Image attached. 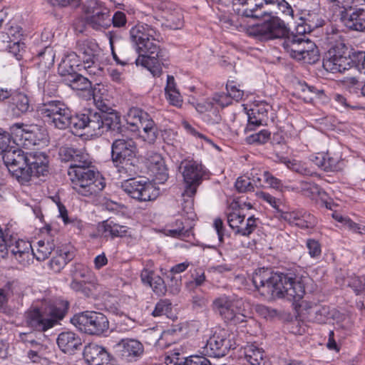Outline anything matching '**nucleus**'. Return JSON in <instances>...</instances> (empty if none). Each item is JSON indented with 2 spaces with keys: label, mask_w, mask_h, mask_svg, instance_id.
Returning a JSON list of instances; mask_svg holds the SVG:
<instances>
[{
  "label": "nucleus",
  "mask_w": 365,
  "mask_h": 365,
  "mask_svg": "<svg viewBox=\"0 0 365 365\" xmlns=\"http://www.w3.org/2000/svg\"><path fill=\"white\" fill-rule=\"evenodd\" d=\"M267 14V19L254 26V34L266 39L282 38V46L289 56L305 63L314 64L319 60V51L314 42L304 34L289 31L279 18Z\"/></svg>",
  "instance_id": "1"
},
{
  "label": "nucleus",
  "mask_w": 365,
  "mask_h": 365,
  "mask_svg": "<svg viewBox=\"0 0 365 365\" xmlns=\"http://www.w3.org/2000/svg\"><path fill=\"white\" fill-rule=\"evenodd\" d=\"M11 132L0 128V153L9 173L19 182H28L32 176L46 175L48 170V158L41 152L25 153L16 146H11Z\"/></svg>",
  "instance_id": "2"
},
{
  "label": "nucleus",
  "mask_w": 365,
  "mask_h": 365,
  "mask_svg": "<svg viewBox=\"0 0 365 365\" xmlns=\"http://www.w3.org/2000/svg\"><path fill=\"white\" fill-rule=\"evenodd\" d=\"M256 289L269 299L286 298L295 302L302 299L305 289L301 278L293 272H271L260 268L252 276Z\"/></svg>",
  "instance_id": "3"
},
{
  "label": "nucleus",
  "mask_w": 365,
  "mask_h": 365,
  "mask_svg": "<svg viewBox=\"0 0 365 365\" xmlns=\"http://www.w3.org/2000/svg\"><path fill=\"white\" fill-rule=\"evenodd\" d=\"M161 38L160 32L147 24H138L130 30V39L135 46V54L138 53L135 63L148 68L153 76L162 73L158 59L161 53L158 42Z\"/></svg>",
  "instance_id": "4"
},
{
  "label": "nucleus",
  "mask_w": 365,
  "mask_h": 365,
  "mask_svg": "<svg viewBox=\"0 0 365 365\" xmlns=\"http://www.w3.org/2000/svg\"><path fill=\"white\" fill-rule=\"evenodd\" d=\"M137 147L129 138H117L111 145V160L120 177L135 176L140 169L136 158Z\"/></svg>",
  "instance_id": "5"
},
{
  "label": "nucleus",
  "mask_w": 365,
  "mask_h": 365,
  "mask_svg": "<svg viewBox=\"0 0 365 365\" xmlns=\"http://www.w3.org/2000/svg\"><path fill=\"white\" fill-rule=\"evenodd\" d=\"M180 170L185 184V189L182 194V210L186 214L190 215L188 217L191 218L193 215V197L207 172L200 163L187 159L181 162Z\"/></svg>",
  "instance_id": "6"
},
{
  "label": "nucleus",
  "mask_w": 365,
  "mask_h": 365,
  "mask_svg": "<svg viewBox=\"0 0 365 365\" xmlns=\"http://www.w3.org/2000/svg\"><path fill=\"white\" fill-rule=\"evenodd\" d=\"M90 166L84 165L81 168L68 170L72 188L86 197L96 195L105 187L104 179Z\"/></svg>",
  "instance_id": "7"
},
{
  "label": "nucleus",
  "mask_w": 365,
  "mask_h": 365,
  "mask_svg": "<svg viewBox=\"0 0 365 365\" xmlns=\"http://www.w3.org/2000/svg\"><path fill=\"white\" fill-rule=\"evenodd\" d=\"M126 121L133 131L141 128V138L150 144H153L159 136L160 130L150 114L139 108L133 107L129 109Z\"/></svg>",
  "instance_id": "8"
},
{
  "label": "nucleus",
  "mask_w": 365,
  "mask_h": 365,
  "mask_svg": "<svg viewBox=\"0 0 365 365\" xmlns=\"http://www.w3.org/2000/svg\"><path fill=\"white\" fill-rule=\"evenodd\" d=\"M71 322L81 331L90 335H101L109 329V321L103 313L86 311L75 314Z\"/></svg>",
  "instance_id": "9"
},
{
  "label": "nucleus",
  "mask_w": 365,
  "mask_h": 365,
  "mask_svg": "<svg viewBox=\"0 0 365 365\" xmlns=\"http://www.w3.org/2000/svg\"><path fill=\"white\" fill-rule=\"evenodd\" d=\"M9 131L13 143L26 148L39 145L46 135L45 128L37 124L14 123Z\"/></svg>",
  "instance_id": "10"
},
{
  "label": "nucleus",
  "mask_w": 365,
  "mask_h": 365,
  "mask_svg": "<svg viewBox=\"0 0 365 365\" xmlns=\"http://www.w3.org/2000/svg\"><path fill=\"white\" fill-rule=\"evenodd\" d=\"M121 184V188L130 197L139 202L155 200L160 195V190L146 178H135L128 176Z\"/></svg>",
  "instance_id": "11"
},
{
  "label": "nucleus",
  "mask_w": 365,
  "mask_h": 365,
  "mask_svg": "<svg viewBox=\"0 0 365 365\" xmlns=\"http://www.w3.org/2000/svg\"><path fill=\"white\" fill-rule=\"evenodd\" d=\"M341 8V22L349 30L365 31V9L353 7L354 0H328Z\"/></svg>",
  "instance_id": "12"
},
{
  "label": "nucleus",
  "mask_w": 365,
  "mask_h": 365,
  "mask_svg": "<svg viewBox=\"0 0 365 365\" xmlns=\"http://www.w3.org/2000/svg\"><path fill=\"white\" fill-rule=\"evenodd\" d=\"M85 22L96 31L107 29L110 25L109 10L105 4L98 0H89L82 7Z\"/></svg>",
  "instance_id": "13"
},
{
  "label": "nucleus",
  "mask_w": 365,
  "mask_h": 365,
  "mask_svg": "<svg viewBox=\"0 0 365 365\" xmlns=\"http://www.w3.org/2000/svg\"><path fill=\"white\" fill-rule=\"evenodd\" d=\"M354 63V55L351 57L348 48L340 43L329 50L327 58L324 59L323 67L333 73H341L351 68Z\"/></svg>",
  "instance_id": "14"
},
{
  "label": "nucleus",
  "mask_w": 365,
  "mask_h": 365,
  "mask_svg": "<svg viewBox=\"0 0 365 365\" xmlns=\"http://www.w3.org/2000/svg\"><path fill=\"white\" fill-rule=\"evenodd\" d=\"M241 302L232 297L222 295L212 302V309L217 312L226 322L233 324L245 321L246 316L241 313L239 307Z\"/></svg>",
  "instance_id": "15"
},
{
  "label": "nucleus",
  "mask_w": 365,
  "mask_h": 365,
  "mask_svg": "<svg viewBox=\"0 0 365 365\" xmlns=\"http://www.w3.org/2000/svg\"><path fill=\"white\" fill-rule=\"evenodd\" d=\"M311 160L326 172H340L346 166V161L340 151L330 150L326 153H318L311 157Z\"/></svg>",
  "instance_id": "16"
},
{
  "label": "nucleus",
  "mask_w": 365,
  "mask_h": 365,
  "mask_svg": "<svg viewBox=\"0 0 365 365\" xmlns=\"http://www.w3.org/2000/svg\"><path fill=\"white\" fill-rule=\"evenodd\" d=\"M227 336V334L225 331L215 333L202 347V354L215 358L225 356L230 349H235L234 344Z\"/></svg>",
  "instance_id": "17"
},
{
  "label": "nucleus",
  "mask_w": 365,
  "mask_h": 365,
  "mask_svg": "<svg viewBox=\"0 0 365 365\" xmlns=\"http://www.w3.org/2000/svg\"><path fill=\"white\" fill-rule=\"evenodd\" d=\"M10 98V108L15 115H19L33 110V106L29 96L22 92H12L11 90L0 87V101Z\"/></svg>",
  "instance_id": "18"
},
{
  "label": "nucleus",
  "mask_w": 365,
  "mask_h": 365,
  "mask_svg": "<svg viewBox=\"0 0 365 365\" xmlns=\"http://www.w3.org/2000/svg\"><path fill=\"white\" fill-rule=\"evenodd\" d=\"M42 304L43 314L47 320L51 322L52 327L64 319L70 307L69 302L62 298L45 299Z\"/></svg>",
  "instance_id": "19"
},
{
  "label": "nucleus",
  "mask_w": 365,
  "mask_h": 365,
  "mask_svg": "<svg viewBox=\"0 0 365 365\" xmlns=\"http://www.w3.org/2000/svg\"><path fill=\"white\" fill-rule=\"evenodd\" d=\"M58 157L61 162L70 163L68 169L81 168L83 165H91L89 155L83 150L73 147L62 146L58 150Z\"/></svg>",
  "instance_id": "20"
},
{
  "label": "nucleus",
  "mask_w": 365,
  "mask_h": 365,
  "mask_svg": "<svg viewBox=\"0 0 365 365\" xmlns=\"http://www.w3.org/2000/svg\"><path fill=\"white\" fill-rule=\"evenodd\" d=\"M117 356L127 361H135L143 353V346L138 340L123 339L114 347Z\"/></svg>",
  "instance_id": "21"
},
{
  "label": "nucleus",
  "mask_w": 365,
  "mask_h": 365,
  "mask_svg": "<svg viewBox=\"0 0 365 365\" xmlns=\"http://www.w3.org/2000/svg\"><path fill=\"white\" fill-rule=\"evenodd\" d=\"M238 5H242V9H236L238 13L242 16L255 19L265 17L269 14L267 6L269 5V0H264L261 2H255V0H236Z\"/></svg>",
  "instance_id": "22"
},
{
  "label": "nucleus",
  "mask_w": 365,
  "mask_h": 365,
  "mask_svg": "<svg viewBox=\"0 0 365 365\" xmlns=\"http://www.w3.org/2000/svg\"><path fill=\"white\" fill-rule=\"evenodd\" d=\"M26 323L28 327L38 331H46L52 328V323L48 321L43 314V307L41 309L32 307L25 314Z\"/></svg>",
  "instance_id": "23"
},
{
  "label": "nucleus",
  "mask_w": 365,
  "mask_h": 365,
  "mask_svg": "<svg viewBox=\"0 0 365 365\" xmlns=\"http://www.w3.org/2000/svg\"><path fill=\"white\" fill-rule=\"evenodd\" d=\"M147 167L159 183H163L168 178V169L161 155L150 152L147 154Z\"/></svg>",
  "instance_id": "24"
},
{
  "label": "nucleus",
  "mask_w": 365,
  "mask_h": 365,
  "mask_svg": "<svg viewBox=\"0 0 365 365\" xmlns=\"http://www.w3.org/2000/svg\"><path fill=\"white\" fill-rule=\"evenodd\" d=\"M83 356L89 365H112L109 354L103 347L95 344L85 347Z\"/></svg>",
  "instance_id": "25"
},
{
  "label": "nucleus",
  "mask_w": 365,
  "mask_h": 365,
  "mask_svg": "<svg viewBox=\"0 0 365 365\" xmlns=\"http://www.w3.org/2000/svg\"><path fill=\"white\" fill-rule=\"evenodd\" d=\"M57 344L65 354H73L81 346V338L72 331H63L58 334Z\"/></svg>",
  "instance_id": "26"
},
{
  "label": "nucleus",
  "mask_w": 365,
  "mask_h": 365,
  "mask_svg": "<svg viewBox=\"0 0 365 365\" xmlns=\"http://www.w3.org/2000/svg\"><path fill=\"white\" fill-rule=\"evenodd\" d=\"M98 51V44L89 39L78 41L76 45V55L83 63L89 64L96 58Z\"/></svg>",
  "instance_id": "27"
},
{
  "label": "nucleus",
  "mask_w": 365,
  "mask_h": 365,
  "mask_svg": "<svg viewBox=\"0 0 365 365\" xmlns=\"http://www.w3.org/2000/svg\"><path fill=\"white\" fill-rule=\"evenodd\" d=\"M68 108V106L63 101L52 100L43 103L38 107V111L45 121H47L49 118H52Z\"/></svg>",
  "instance_id": "28"
},
{
  "label": "nucleus",
  "mask_w": 365,
  "mask_h": 365,
  "mask_svg": "<svg viewBox=\"0 0 365 365\" xmlns=\"http://www.w3.org/2000/svg\"><path fill=\"white\" fill-rule=\"evenodd\" d=\"M143 283L149 284L158 295H164L167 291L164 280L153 271L143 269L140 274Z\"/></svg>",
  "instance_id": "29"
},
{
  "label": "nucleus",
  "mask_w": 365,
  "mask_h": 365,
  "mask_svg": "<svg viewBox=\"0 0 365 365\" xmlns=\"http://www.w3.org/2000/svg\"><path fill=\"white\" fill-rule=\"evenodd\" d=\"M103 132L111 131L120 134L123 132V128L121 125L120 116L118 113L112 110L108 113H102Z\"/></svg>",
  "instance_id": "30"
},
{
  "label": "nucleus",
  "mask_w": 365,
  "mask_h": 365,
  "mask_svg": "<svg viewBox=\"0 0 365 365\" xmlns=\"http://www.w3.org/2000/svg\"><path fill=\"white\" fill-rule=\"evenodd\" d=\"M245 358L250 365H265L264 351L255 344H247L245 347Z\"/></svg>",
  "instance_id": "31"
},
{
  "label": "nucleus",
  "mask_w": 365,
  "mask_h": 365,
  "mask_svg": "<svg viewBox=\"0 0 365 365\" xmlns=\"http://www.w3.org/2000/svg\"><path fill=\"white\" fill-rule=\"evenodd\" d=\"M267 119V110H264L263 112H260V107L255 106L248 112V123L245 131L248 132L254 130L256 127L266 123Z\"/></svg>",
  "instance_id": "32"
},
{
  "label": "nucleus",
  "mask_w": 365,
  "mask_h": 365,
  "mask_svg": "<svg viewBox=\"0 0 365 365\" xmlns=\"http://www.w3.org/2000/svg\"><path fill=\"white\" fill-rule=\"evenodd\" d=\"M55 245L53 241L39 240L36 245L32 246V257L38 261H44L54 250Z\"/></svg>",
  "instance_id": "33"
},
{
  "label": "nucleus",
  "mask_w": 365,
  "mask_h": 365,
  "mask_svg": "<svg viewBox=\"0 0 365 365\" xmlns=\"http://www.w3.org/2000/svg\"><path fill=\"white\" fill-rule=\"evenodd\" d=\"M100 227L104 237H110L111 238L121 237L125 236L127 232L126 227L109 220L103 221Z\"/></svg>",
  "instance_id": "34"
},
{
  "label": "nucleus",
  "mask_w": 365,
  "mask_h": 365,
  "mask_svg": "<svg viewBox=\"0 0 365 365\" xmlns=\"http://www.w3.org/2000/svg\"><path fill=\"white\" fill-rule=\"evenodd\" d=\"M71 255L68 252H63L57 250L56 255L52 257L48 263L49 268L55 273L59 272L65 265L71 260Z\"/></svg>",
  "instance_id": "35"
},
{
  "label": "nucleus",
  "mask_w": 365,
  "mask_h": 365,
  "mask_svg": "<svg viewBox=\"0 0 365 365\" xmlns=\"http://www.w3.org/2000/svg\"><path fill=\"white\" fill-rule=\"evenodd\" d=\"M109 43L111 48L112 56L115 61L121 66L128 65L129 63H135V52L132 49H129L128 51H124L121 53L122 59H120L118 56L115 53L113 48V41L115 36L112 35L111 32H109Z\"/></svg>",
  "instance_id": "36"
},
{
  "label": "nucleus",
  "mask_w": 365,
  "mask_h": 365,
  "mask_svg": "<svg viewBox=\"0 0 365 365\" xmlns=\"http://www.w3.org/2000/svg\"><path fill=\"white\" fill-rule=\"evenodd\" d=\"M295 189L303 195L309 197H314L317 195L321 196L325 193L318 185L311 181H300Z\"/></svg>",
  "instance_id": "37"
},
{
  "label": "nucleus",
  "mask_w": 365,
  "mask_h": 365,
  "mask_svg": "<svg viewBox=\"0 0 365 365\" xmlns=\"http://www.w3.org/2000/svg\"><path fill=\"white\" fill-rule=\"evenodd\" d=\"M71 111V109L68 108V109L61 111V114H57L52 118H49V120L46 122L56 128L61 130L66 129L69 127Z\"/></svg>",
  "instance_id": "38"
},
{
  "label": "nucleus",
  "mask_w": 365,
  "mask_h": 365,
  "mask_svg": "<svg viewBox=\"0 0 365 365\" xmlns=\"http://www.w3.org/2000/svg\"><path fill=\"white\" fill-rule=\"evenodd\" d=\"M70 272L72 279H81L83 282L88 280L92 274L90 268L81 263H76L73 265Z\"/></svg>",
  "instance_id": "39"
},
{
  "label": "nucleus",
  "mask_w": 365,
  "mask_h": 365,
  "mask_svg": "<svg viewBox=\"0 0 365 365\" xmlns=\"http://www.w3.org/2000/svg\"><path fill=\"white\" fill-rule=\"evenodd\" d=\"M58 73L62 77V81L67 83L68 78L71 79L78 73L73 65H71L69 59H65L61 61L58 68Z\"/></svg>",
  "instance_id": "40"
},
{
  "label": "nucleus",
  "mask_w": 365,
  "mask_h": 365,
  "mask_svg": "<svg viewBox=\"0 0 365 365\" xmlns=\"http://www.w3.org/2000/svg\"><path fill=\"white\" fill-rule=\"evenodd\" d=\"M66 85L71 87L73 90L86 91L91 88V81L83 75L77 73L71 79H68Z\"/></svg>",
  "instance_id": "41"
},
{
  "label": "nucleus",
  "mask_w": 365,
  "mask_h": 365,
  "mask_svg": "<svg viewBox=\"0 0 365 365\" xmlns=\"http://www.w3.org/2000/svg\"><path fill=\"white\" fill-rule=\"evenodd\" d=\"M87 116L89 120L86 123V128L98 134L103 133L102 113L90 112Z\"/></svg>",
  "instance_id": "42"
},
{
  "label": "nucleus",
  "mask_w": 365,
  "mask_h": 365,
  "mask_svg": "<svg viewBox=\"0 0 365 365\" xmlns=\"http://www.w3.org/2000/svg\"><path fill=\"white\" fill-rule=\"evenodd\" d=\"M87 115L86 113H81L73 115L71 113L68 128L74 129L76 131L86 128V123L89 120Z\"/></svg>",
  "instance_id": "43"
},
{
  "label": "nucleus",
  "mask_w": 365,
  "mask_h": 365,
  "mask_svg": "<svg viewBox=\"0 0 365 365\" xmlns=\"http://www.w3.org/2000/svg\"><path fill=\"white\" fill-rule=\"evenodd\" d=\"M270 135V132L267 130H262L247 136L245 140L248 144H264L269 140Z\"/></svg>",
  "instance_id": "44"
},
{
  "label": "nucleus",
  "mask_w": 365,
  "mask_h": 365,
  "mask_svg": "<svg viewBox=\"0 0 365 365\" xmlns=\"http://www.w3.org/2000/svg\"><path fill=\"white\" fill-rule=\"evenodd\" d=\"M227 217L230 227L233 230L236 229L237 230V228H240L244 222L245 215L242 213L240 210H232L227 212Z\"/></svg>",
  "instance_id": "45"
},
{
  "label": "nucleus",
  "mask_w": 365,
  "mask_h": 365,
  "mask_svg": "<svg viewBox=\"0 0 365 365\" xmlns=\"http://www.w3.org/2000/svg\"><path fill=\"white\" fill-rule=\"evenodd\" d=\"M317 225V219L310 213L305 211V212L299 217L294 225L302 229L312 228Z\"/></svg>",
  "instance_id": "46"
},
{
  "label": "nucleus",
  "mask_w": 365,
  "mask_h": 365,
  "mask_svg": "<svg viewBox=\"0 0 365 365\" xmlns=\"http://www.w3.org/2000/svg\"><path fill=\"white\" fill-rule=\"evenodd\" d=\"M172 304L169 299H160L155 307L152 312L153 317H160L168 314L171 312Z\"/></svg>",
  "instance_id": "47"
},
{
  "label": "nucleus",
  "mask_w": 365,
  "mask_h": 365,
  "mask_svg": "<svg viewBox=\"0 0 365 365\" xmlns=\"http://www.w3.org/2000/svg\"><path fill=\"white\" fill-rule=\"evenodd\" d=\"M235 186L239 192H247L254 190V184L251 179L247 176L239 177L235 182Z\"/></svg>",
  "instance_id": "48"
},
{
  "label": "nucleus",
  "mask_w": 365,
  "mask_h": 365,
  "mask_svg": "<svg viewBox=\"0 0 365 365\" xmlns=\"http://www.w3.org/2000/svg\"><path fill=\"white\" fill-rule=\"evenodd\" d=\"M164 18L168 21V26L173 29H180L182 26V15L179 11L168 14Z\"/></svg>",
  "instance_id": "49"
},
{
  "label": "nucleus",
  "mask_w": 365,
  "mask_h": 365,
  "mask_svg": "<svg viewBox=\"0 0 365 365\" xmlns=\"http://www.w3.org/2000/svg\"><path fill=\"white\" fill-rule=\"evenodd\" d=\"M257 219L254 217V216L249 217L247 219L245 226H240V228H237L236 233L242 236H249L256 230L257 227Z\"/></svg>",
  "instance_id": "50"
},
{
  "label": "nucleus",
  "mask_w": 365,
  "mask_h": 365,
  "mask_svg": "<svg viewBox=\"0 0 365 365\" xmlns=\"http://www.w3.org/2000/svg\"><path fill=\"white\" fill-rule=\"evenodd\" d=\"M207 103L210 106H212L214 104H217L222 108H225L232 103V101L230 100V97L228 93H215L211 99L209 100Z\"/></svg>",
  "instance_id": "51"
},
{
  "label": "nucleus",
  "mask_w": 365,
  "mask_h": 365,
  "mask_svg": "<svg viewBox=\"0 0 365 365\" xmlns=\"http://www.w3.org/2000/svg\"><path fill=\"white\" fill-rule=\"evenodd\" d=\"M277 6L285 16L293 17V9L285 0H269V5Z\"/></svg>",
  "instance_id": "52"
},
{
  "label": "nucleus",
  "mask_w": 365,
  "mask_h": 365,
  "mask_svg": "<svg viewBox=\"0 0 365 365\" xmlns=\"http://www.w3.org/2000/svg\"><path fill=\"white\" fill-rule=\"evenodd\" d=\"M227 92L232 99L239 101L242 99L244 96V91L237 87L234 81H228L226 84Z\"/></svg>",
  "instance_id": "53"
},
{
  "label": "nucleus",
  "mask_w": 365,
  "mask_h": 365,
  "mask_svg": "<svg viewBox=\"0 0 365 365\" xmlns=\"http://www.w3.org/2000/svg\"><path fill=\"white\" fill-rule=\"evenodd\" d=\"M307 92H310V95L307 96H304L303 99L306 102H312L314 99V98H321L322 96H324V91L317 89L314 86H308L307 84H305L302 86V93H306Z\"/></svg>",
  "instance_id": "54"
},
{
  "label": "nucleus",
  "mask_w": 365,
  "mask_h": 365,
  "mask_svg": "<svg viewBox=\"0 0 365 365\" xmlns=\"http://www.w3.org/2000/svg\"><path fill=\"white\" fill-rule=\"evenodd\" d=\"M101 88H95L93 91V99L96 103V107L101 111V113H110V110H112L109 106L104 101L103 97L99 95Z\"/></svg>",
  "instance_id": "55"
},
{
  "label": "nucleus",
  "mask_w": 365,
  "mask_h": 365,
  "mask_svg": "<svg viewBox=\"0 0 365 365\" xmlns=\"http://www.w3.org/2000/svg\"><path fill=\"white\" fill-rule=\"evenodd\" d=\"M309 255L311 257L318 258L322 253L321 245L317 240L314 239H308L306 242Z\"/></svg>",
  "instance_id": "56"
},
{
  "label": "nucleus",
  "mask_w": 365,
  "mask_h": 365,
  "mask_svg": "<svg viewBox=\"0 0 365 365\" xmlns=\"http://www.w3.org/2000/svg\"><path fill=\"white\" fill-rule=\"evenodd\" d=\"M38 58L45 66L52 65L54 60V55L53 53L52 48L50 47H46L43 51L39 52Z\"/></svg>",
  "instance_id": "57"
},
{
  "label": "nucleus",
  "mask_w": 365,
  "mask_h": 365,
  "mask_svg": "<svg viewBox=\"0 0 365 365\" xmlns=\"http://www.w3.org/2000/svg\"><path fill=\"white\" fill-rule=\"evenodd\" d=\"M349 286L354 289L356 294L365 293V278L354 277L350 281Z\"/></svg>",
  "instance_id": "58"
},
{
  "label": "nucleus",
  "mask_w": 365,
  "mask_h": 365,
  "mask_svg": "<svg viewBox=\"0 0 365 365\" xmlns=\"http://www.w3.org/2000/svg\"><path fill=\"white\" fill-rule=\"evenodd\" d=\"M263 178L264 182L272 188L280 189L282 187V181L279 179L275 178L268 171L263 172Z\"/></svg>",
  "instance_id": "59"
},
{
  "label": "nucleus",
  "mask_w": 365,
  "mask_h": 365,
  "mask_svg": "<svg viewBox=\"0 0 365 365\" xmlns=\"http://www.w3.org/2000/svg\"><path fill=\"white\" fill-rule=\"evenodd\" d=\"M305 212L304 210H295L292 212H285L282 215V218L288 222L289 224L295 225L299 217H301Z\"/></svg>",
  "instance_id": "60"
},
{
  "label": "nucleus",
  "mask_w": 365,
  "mask_h": 365,
  "mask_svg": "<svg viewBox=\"0 0 365 365\" xmlns=\"http://www.w3.org/2000/svg\"><path fill=\"white\" fill-rule=\"evenodd\" d=\"M165 95L170 104L176 107L181 106L182 99L178 91H171V92L165 93Z\"/></svg>",
  "instance_id": "61"
},
{
  "label": "nucleus",
  "mask_w": 365,
  "mask_h": 365,
  "mask_svg": "<svg viewBox=\"0 0 365 365\" xmlns=\"http://www.w3.org/2000/svg\"><path fill=\"white\" fill-rule=\"evenodd\" d=\"M259 198L269 203L274 209H279V200L274 196L265 192H259L257 193Z\"/></svg>",
  "instance_id": "62"
},
{
  "label": "nucleus",
  "mask_w": 365,
  "mask_h": 365,
  "mask_svg": "<svg viewBox=\"0 0 365 365\" xmlns=\"http://www.w3.org/2000/svg\"><path fill=\"white\" fill-rule=\"evenodd\" d=\"M355 68L361 73L365 75V52H359L354 54Z\"/></svg>",
  "instance_id": "63"
},
{
  "label": "nucleus",
  "mask_w": 365,
  "mask_h": 365,
  "mask_svg": "<svg viewBox=\"0 0 365 365\" xmlns=\"http://www.w3.org/2000/svg\"><path fill=\"white\" fill-rule=\"evenodd\" d=\"M187 365H212L205 357L201 356H190L187 359Z\"/></svg>",
  "instance_id": "64"
}]
</instances>
